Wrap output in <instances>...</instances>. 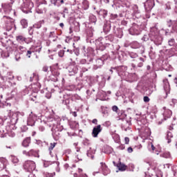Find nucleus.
<instances>
[{
  "mask_svg": "<svg viewBox=\"0 0 177 177\" xmlns=\"http://www.w3.org/2000/svg\"><path fill=\"white\" fill-rule=\"evenodd\" d=\"M131 48H133V49H139V48H140V44L138 41H133L131 43Z\"/></svg>",
  "mask_w": 177,
  "mask_h": 177,
  "instance_id": "obj_29",
  "label": "nucleus"
},
{
  "mask_svg": "<svg viewBox=\"0 0 177 177\" xmlns=\"http://www.w3.org/2000/svg\"><path fill=\"white\" fill-rule=\"evenodd\" d=\"M37 5H46V1L45 0H36Z\"/></svg>",
  "mask_w": 177,
  "mask_h": 177,
  "instance_id": "obj_38",
  "label": "nucleus"
},
{
  "mask_svg": "<svg viewBox=\"0 0 177 177\" xmlns=\"http://www.w3.org/2000/svg\"><path fill=\"white\" fill-rule=\"evenodd\" d=\"M34 8V3L31 0H23V3L21 6V9L24 13H30L31 9Z\"/></svg>",
  "mask_w": 177,
  "mask_h": 177,
  "instance_id": "obj_5",
  "label": "nucleus"
},
{
  "mask_svg": "<svg viewBox=\"0 0 177 177\" xmlns=\"http://www.w3.org/2000/svg\"><path fill=\"white\" fill-rule=\"evenodd\" d=\"M131 121L124 120L122 124V131H125V132L128 131H131Z\"/></svg>",
  "mask_w": 177,
  "mask_h": 177,
  "instance_id": "obj_15",
  "label": "nucleus"
},
{
  "mask_svg": "<svg viewBox=\"0 0 177 177\" xmlns=\"http://www.w3.org/2000/svg\"><path fill=\"white\" fill-rule=\"evenodd\" d=\"M74 53H75V55H76V56H79L80 55V50L75 49L74 50Z\"/></svg>",
  "mask_w": 177,
  "mask_h": 177,
  "instance_id": "obj_58",
  "label": "nucleus"
},
{
  "mask_svg": "<svg viewBox=\"0 0 177 177\" xmlns=\"http://www.w3.org/2000/svg\"><path fill=\"white\" fill-rule=\"evenodd\" d=\"M129 31L131 35H139L140 34V32L139 31V27L137 25H134L129 30Z\"/></svg>",
  "mask_w": 177,
  "mask_h": 177,
  "instance_id": "obj_13",
  "label": "nucleus"
},
{
  "mask_svg": "<svg viewBox=\"0 0 177 177\" xmlns=\"http://www.w3.org/2000/svg\"><path fill=\"white\" fill-rule=\"evenodd\" d=\"M56 142H53L50 144L48 150L50 151V156L53 157V156L52 155V150H53V149H55V147H56Z\"/></svg>",
  "mask_w": 177,
  "mask_h": 177,
  "instance_id": "obj_30",
  "label": "nucleus"
},
{
  "mask_svg": "<svg viewBox=\"0 0 177 177\" xmlns=\"http://www.w3.org/2000/svg\"><path fill=\"white\" fill-rule=\"evenodd\" d=\"M163 88L166 95H168L171 91V87L169 86V82H168V80H163Z\"/></svg>",
  "mask_w": 177,
  "mask_h": 177,
  "instance_id": "obj_17",
  "label": "nucleus"
},
{
  "mask_svg": "<svg viewBox=\"0 0 177 177\" xmlns=\"http://www.w3.org/2000/svg\"><path fill=\"white\" fill-rule=\"evenodd\" d=\"M50 2L55 5V6H60V5L64 3V0H50Z\"/></svg>",
  "mask_w": 177,
  "mask_h": 177,
  "instance_id": "obj_25",
  "label": "nucleus"
},
{
  "mask_svg": "<svg viewBox=\"0 0 177 177\" xmlns=\"http://www.w3.org/2000/svg\"><path fill=\"white\" fill-rule=\"evenodd\" d=\"M3 20L5 21V28L6 31H16V25L15 24V19L10 17L3 16Z\"/></svg>",
  "mask_w": 177,
  "mask_h": 177,
  "instance_id": "obj_2",
  "label": "nucleus"
},
{
  "mask_svg": "<svg viewBox=\"0 0 177 177\" xmlns=\"http://www.w3.org/2000/svg\"><path fill=\"white\" fill-rule=\"evenodd\" d=\"M18 50H20L21 52H26L27 50V48L23 46H18Z\"/></svg>",
  "mask_w": 177,
  "mask_h": 177,
  "instance_id": "obj_43",
  "label": "nucleus"
},
{
  "mask_svg": "<svg viewBox=\"0 0 177 177\" xmlns=\"http://www.w3.org/2000/svg\"><path fill=\"white\" fill-rule=\"evenodd\" d=\"M16 39L19 44H24V42L26 44H28V41H27V39L22 35L17 36Z\"/></svg>",
  "mask_w": 177,
  "mask_h": 177,
  "instance_id": "obj_21",
  "label": "nucleus"
},
{
  "mask_svg": "<svg viewBox=\"0 0 177 177\" xmlns=\"http://www.w3.org/2000/svg\"><path fill=\"white\" fill-rule=\"evenodd\" d=\"M84 56L87 57V59H82L80 61V64H89V62L93 60V56H95V53L92 48H88L86 50H85Z\"/></svg>",
  "mask_w": 177,
  "mask_h": 177,
  "instance_id": "obj_1",
  "label": "nucleus"
},
{
  "mask_svg": "<svg viewBox=\"0 0 177 177\" xmlns=\"http://www.w3.org/2000/svg\"><path fill=\"white\" fill-rule=\"evenodd\" d=\"M168 44L169 46H174L175 45V39H170L168 41Z\"/></svg>",
  "mask_w": 177,
  "mask_h": 177,
  "instance_id": "obj_40",
  "label": "nucleus"
},
{
  "mask_svg": "<svg viewBox=\"0 0 177 177\" xmlns=\"http://www.w3.org/2000/svg\"><path fill=\"white\" fill-rule=\"evenodd\" d=\"M171 103H172V104H171V106H174V104H176V103H177V100H176V99H172V100H171Z\"/></svg>",
  "mask_w": 177,
  "mask_h": 177,
  "instance_id": "obj_53",
  "label": "nucleus"
},
{
  "mask_svg": "<svg viewBox=\"0 0 177 177\" xmlns=\"http://www.w3.org/2000/svg\"><path fill=\"white\" fill-rule=\"evenodd\" d=\"M30 143H31V138H26L22 142V146L24 147H28L30 146Z\"/></svg>",
  "mask_w": 177,
  "mask_h": 177,
  "instance_id": "obj_23",
  "label": "nucleus"
},
{
  "mask_svg": "<svg viewBox=\"0 0 177 177\" xmlns=\"http://www.w3.org/2000/svg\"><path fill=\"white\" fill-rule=\"evenodd\" d=\"M58 56L59 57H63L64 56V50H61L58 53Z\"/></svg>",
  "mask_w": 177,
  "mask_h": 177,
  "instance_id": "obj_46",
  "label": "nucleus"
},
{
  "mask_svg": "<svg viewBox=\"0 0 177 177\" xmlns=\"http://www.w3.org/2000/svg\"><path fill=\"white\" fill-rule=\"evenodd\" d=\"M142 39V41H149V37H147V35H144Z\"/></svg>",
  "mask_w": 177,
  "mask_h": 177,
  "instance_id": "obj_61",
  "label": "nucleus"
},
{
  "mask_svg": "<svg viewBox=\"0 0 177 177\" xmlns=\"http://www.w3.org/2000/svg\"><path fill=\"white\" fill-rule=\"evenodd\" d=\"M143 100L145 103H149V102H150V98L147 96H145Z\"/></svg>",
  "mask_w": 177,
  "mask_h": 177,
  "instance_id": "obj_49",
  "label": "nucleus"
},
{
  "mask_svg": "<svg viewBox=\"0 0 177 177\" xmlns=\"http://www.w3.org/2000/svg\"><path fill=\"white\" fill-rule=\"evenodd\" d=\"M155 5L156 3L154 2V0H147L144 3V6L147 12H150V10L154 8Z\"/></svg>",
  "mask_w": 177,
  "mask_h": 177,
  "instance_id": "obj_12",
  "label": "nucleus"
},
{
  "mask_svg": "<svg viewBox=\"0 0 177 177\" xmlns=\"http://www.w3.org/2000/svg\"><path fill=\"white\" fill-rule=\"evenodd\" d=\"M150 135H151V131L149 128H146L145 131H142V136H144V138H149Z\"/></svg>",
  "mask_w": 177,
  "mask_h": 177,
  "instance_id": "obj_26",
  "label": "nucleus"
},
{
  "mask_svg": "<svg viewBox=\"0 0 177 177\" xmlns=\"http://www.w3.org/2000/svg\"><path fill=\"white\" fill-rule=\"evenodd\" d=\"M48 70H49V67H48V66L43 67V71H44L45 73H47V71H48Z\"/></svg>",
  "mask_w": 177,
  "mask_h": 177,
  "instance_id": "obj_60",
  "label": "nucleus"
},
{
  "mask_svg": "<svg viewBox=\"0 0 177 177\" xmlns=\"http://www.w3.org/2000/svg\"><path fill=\"white\" fill-rule=\"evenodd\" d=\"M20 59H21V57H20V55H15V60L17 62H19L20 60Z\"/></svg>",
  "mask_w": 177,
  "mask_h": 177,
  "instance_id": "obj_55",
  "label": "nucleus"
},
{
  "mask_svg": "<svg viewBox=\"0 0 177 177\" xmlns=\"http://www.w3.org/2000/svg\"><path fill=\"white\" fill-rule=\"evenodd\" d=\"M36 12L39 15H41L42 13H45V12H46V9L45 8V6L38 5L37 8H36Z\"/></svg>",
  "mask_w": 177,
  "mask_h": 177,
  "instance_id": "obj_20",
  "label": "nucleus"
},
{
  "mask_svg": "<svg viewBox=\"0 0 177 177\" xmlns=\"http://www.w3.org/2000/svg\"><path fill=\"white\" fill-rule=\"evenodd\" d=\"M64 100H63V104L68 106V104H70V102H71V99H70V97L68 95H64Z\"/></svg>",
  "mask_w": 177,
  "mask_h": 177,
  "instance_id": "obj_27",
  "label": "nucleus"
},
{
  "mask_svg": "<svg viewBox=\"0 0 177 177\" xmlns=\"http://www.w3.org/2000/svg\"><path fill=\"white\" fill-rule=\"evenodd\" d=\"M133 9L135 15H139L140 12L137 5H134Z\"/></svg>",
  "mask_w": 177,
  "mask_h": 177,
  "instance_id": "obj_39",
  "label": "nucleus"
},
{
  "mask_svg": "<svg viewBox=\"0 0 177 177\" xmlns=\"http://www.w3.org/2000/svg\"><path fill=\"white\" fill-rule=\"evenodd\" d=\"M10 3H2V9L6 15H10L11 16H15L16 12L15 10L12 9V5L15 3V0H10Z\"/></svg>",
  "mask_w": 177,
  "mask_h": 177,
  "instance_id": "obj_3",
  "label": "nucleus"
},
{
  "mask_svg": "<svg viewBox=\"0 0 177 177\" xmlns=\"http://www.w3.org/2000/svg\"><path fill=\"white\" fill-rule=\"evenodd\" d=\"M12 162L13 164H17V162H19V159L16 156H14L12 158Z\"/></svg>",
  "mask_w": 177,
  "mask_h": 177,
  "instance_id": "obj_44",
  "label": "nucleus"
},
{
  "mask_svg": "<svg viewBox=\"0 0 177 177\" xmlns=\"http://www.w3.org/2000/svg\"><path fill=\"white\" fill-rule=\"evenodd\" d=\"M52 74H53V75H55V77H59V75H60V73H59L56 70L53 71Z\"/></svg>",
  "mask_w": 177,
  "mask_h": 177,
  "instance_id": "obj_45",
  "label": "nucleus"
},
{
  "mask_svg": "<svg viewBox=\"0 0 177 177\" xmlns=\"http://www.w3.org/2000/svg\"><path fill=\"white\" fill-rule=\"evenodd\" d=\"M112 110H113V111H115V112L118 111V106H113L112 107Z\"/></svg>",
  "mask_w": 177,
  "mask_h": 177,
  "instance_id": "obj_56",
  "label": "nucleus"
},
{
  "mask_svg": "<svg viewBox=\"0 0 177 177\" xmlns=\"http://www.w3.org/2000/svg\"><path fill=\"white\" fill-rule=\"evenodd\" d=\"M151 93H153V90H151L150 88L147 90V95H151Z\"/></svg>",
  "mask_w": 177,
  "mask_h": 177,
  "instance_id": "obj_57",
  "label": "nucleus"
},
{
  "mask_svg": "<svg viewBox=\"0 0 177 177\" xmlns=\"http://www.w3.org/2000/svg\"><path fill=\"white\" fill-rule=\"evenodd\" d=\"M171 167V165L170 164H166V165H164V168H167V169H169V167Z\"/></svg>",
  "mask_w": 177,
  "mask_h": 177,
  "instance_id": "obj_64",
  "label": "nucleus"
},
{
  "mask_svg": "<svg viewBox=\"0 0 177 177\" xmlns=\"http://www.w3.org/2000/svg\"><path fill=\"white\" fill-rule=\"evenodd\" d=\"M160 157H163V158H171V153L169 152H165L160 154Z\"/></svg>",
  "mask_w": 177,
  "mask_h": 177,
  "instance_id": "obj_33",
  "label": "nucleus"
},
{
  "mask_svg": "<svg viewBox=\"0 0 177 177\" xmlns=\"http://www.w3.org/2000/svg\"><path fill=\"white\" fill-rule=\"evenodd\" d=\"M104 39L100 37L99 39H97L95 41V45L97 46V48H99V49H100L101 50H103V49H104V44H106V45H110V43H109L108 41H105L104 43Z\"/></svg>",
  "mask_w": 177,
  "mask_h": 177,
  "instance_id": "obj_7",
  "label": "nucleus"
},
{
  "mask_svg": "<svg viewBox=\"0 0 177 177\" xmlns=\"http://www.w3.org/2000/svg\"><path fill=\"white\" fill-rule=\"evenodd\" d=\"M118 33H119V34L118 35V38H122V35H122V30H118Z\"/></svg>",
  "mask_w": 177,
  "mask_h": 177,
  "instance_id": "obj_52",
  "label": "nucleus"
},
{
  "mask_svg": "<svg viewBox=\"0 0 177 177\" xmlns=\"http://www.w3.org/2000/svg\"><path fill=\"white\" fill-rule=\"evenodd\" d=\"M66 68L69 73V75H74V74L78 73V67L74 63L70 64Z\"/></svg>",
  "mask_w": 177,
  "mask_h": 177,
  "instance_id": "obj_9",
  "label": "nucleus"
},
{
  "mask_svg": "<svg viewBox=\"0 0 177 177\" xmlns=\"http://www.w3.org/2000/svg\"><path fill=\"white\" fill-rule=\"evenodd\" d=\"M130 170L133 171L135 169V165L132 163L129 164Z\"/></svg>",
  "mask_w": 177,
  "mask_h": 177,
  "instance_id": "obj_54",
  "label": "nucleus"
},
{
  "mask_svg": "<svg viewBox=\"0 0 177 177\" xmlns=\"http://www.w3.org/2000/svg\"><path fill=\"white\" fill-rule=\"evenodd\" d=\"M171 115H172V111L169 109H167L166 111H165L163 113L165 120H167V118H171Z\"/></svg>",
  "mask_w": 177,
  "mask_h": 177,
  "instance_id": "obj_24",
  "label": "nucleus"
},
{
  "mask_svg": "<svg viewBox=\"0 0 177 177\" xmlns=\"http://www.w3.org/2000/svg\"><path fill=\"white\" fill-rule=\"evenodd\" d=\"M100 165L103 175H104V176L109 175V174H110V170L107 167V165H106V163L101 162Z\"/></svg>",
  "mask_w": 177,
  "mask_h": 177,
  "instance_id": "obj_18",
  "label": "nucleus"
},
{
  "mask_svg": "<svg viewBox=\"0 0 177 177\" xmlns=\"http://www.w3.org/2000/svg\"><path fill=\"white\" fill-rule=\"evenodd\" d=\"M113 70H116L118 74H120V73L118 71H120V70H121V67H114V68H111L110 69V71L111 73V74H113Z\"/></svg>",
  "mask_w": 177,
  "mask_h": 177,
  "instance_id": "obj_41",
  "label": "nucleus"
},
{
  "mask_svg": "<svg viewBox=\"0 0 177 177\" xmlns=\"http://www.w3.org/2000/svg\"><path fill=\"white\" fill-rule=\"evenodd\" d=\"M171 138H174V136L172 135L171 132L168 131L167 135V143H171Z\"/></svg>",
  "mask_w": 177,
  "mask_h": 177,
  "instance_id": "obj_32",
  "label": "nucleus"
},
{
  "mask_svg": "<svg viewBox=\"0 0 177 177\" xmlns=\"http://www.w3.org/2000/svg\"><path fill=\"white\" fill-rule=\"evenodd\" d=\"M28 129V128L27 127V126H23L22 127H21V132H26V131H27Z\"/></svg>",
  "mask_w": 177,
  "mask_h": 177,
  "instance_id": "obj_50",
  "label": "nucleus"
},
{
  "mask_svg": "<svg viewBox=\"0 0 177 177\" xmlns=\"http://www.w3.org/2000/svg\"><path fill=\"white\" fill-rule=\"evenodd\" d=\"M102 132V126L100 124L93 129L92 135L93 138H97V135Z\"/></svg>",
  "mask_w": 177,
  "mask_h": 177,
  "instance_id": "obj_14",
  "label": "nucleus"
},
{
  "mask_svg": "<svg viewBox=\"0 0 177 177\" xmlns=\"http://www.w3.org/2000/svg\"><path fill=\"white\" fill-rule=\"evenodd\" d=\"M83 5H85L84 9H88V8H89V3L88 2V1H84Z\"/></svg>",
  "mask_w": 177,
  "mask_h": 177,
  "instance_id": "obj_47",
  "label": "nucleus"
},
{
  "mask_svg": "<svg viewBox=\"0 0 177 177\" xmlns=\"http://www.w3.org/2000/svg\"><path fill=\"white\" fill-rule=\"evenodd\" d=\"M22 154H24V156H26L27 157H37V158H39V154H38L37 151H34V149H30L28 151L24 150Z\"/></svg>",
  "mask_w": 177,
  "mask_h": 177,
  "instance_id": "obj_11",
  "label": "nucleus"
},
{
  "mask_svg": "<svg viewBox=\"0 0 177 177\" xmlns=\"http://www.w3.org/2000/svg\"><path fill=\"white\" fill-rule=\"evenodd\" d=\"M86 154L88 157H91V160H93L94 156L92 155V153H91V151H88Z\"/></svg>",
  "mask_w": 177,
  "mask_h": 177,
  "instance_id": "obj_51",
  "label": "nucleus"
},
{
  "mask_svg": "<svg viewBox=\"0 0 177 177\" xmlns=\"http://www.w3.org/2000/svg\"><path fill=\"white\" fill-rule=\"evenodd\" d=\"M35 121H37V115L31 112L28 118L27 124L30 127H34L35 125Z\"/></svg>",
  "mask_w": 177,
  "mask_h": 177,
  "instance_id": "obj_10",
  "label": "nucleus"
},
{
  "mask_svg": "<svg viewBox=\"0 0 177 177\" xmlns=\"http://www.w3.org/2000/svg\"><path fill=\"white\" fill-rule=\"evenodd\" d=\"M44 23H45V21L44 20H42V21L37 22V24H35L33 25V28H41V27H42V24H44Z\"/></svg>",
  "mask_w": 177,
  "mask_h": 177,
  "instance_id": "obj_28",
  "label": "nucleus"
},
{
  "mask_svg": "<svg viewBox=\"0 0 177 177\" xmlns=\"http://www.w3.org/2000/svg\"><path fill=\"white\" fill-rule=\"evenodd\" d=\"M56 34H55V32H50L49 35V38H52V37H55Z\"/></svg>",
  "mask_w": 177,
  "mask_h": 177,
  "instance_id": "obj_63",
  "label": "nucleus"
},
{
  "mask_svg": "<svg viewBox=\"0 0 177 177\" xmlns=\"http://www.w3.org/2000/svg\"><path fill=\"white\" fill-rule=\"evenodd\" d=\"M38 97V94H37V93H32L31 95V100H32V102H35V100H37V97Z\"/></svg>",
  "mask_w": 177,
  "mask_h": 177,
  "instance_id": "obj_37",
  "label": "nucleus"
},
{
  "mask_svg": "<svg viewBox=\"0 0 177 177\" xmlns=\"http://www.w3.org/2000/svg\"><path fill=\"white\" fill-rule=\"evenodd\" d=\"M171 28H173V30L174 31H177V21H171L170 20L169 22H168V26L169 27H171Z\"/></svg>",
  "mask_w": 177,
  "mask_h": 177,
  "instance_id": "obj_22",
  "label": "nucleus"
},
{
  "mask_svg": "<svg viewBox=\"0 0 177 177\" xmlns=\"http://www.w3.org/2000/svg\"><path fill=\"white\" fill-rule=\"evenodd\" d=\"M23 115H24V113L20 112H17L14 113L13 117H15V118H12V122H14V124H17V121H19V120H20V118H21Z\"/></svg>",
  "mask_w": 177,
  "mask_h": 177,
  "instance_id": "obj_16",
  "label": "nucleus"
},
{
  "mask_svg": "<svg viewBox=\"0 0 177 177\" xmlns=\"http://www.w3.org/2000/svg\"><path fill=\"white\" fill-rule=\"evenodd\" d=\"M45 124L50 128H53V129H56V127H57V120L53 118H48L45 122Z\"/></svg>",
  "mask_w": 177,
  "mask_h": 177,
  "instance_id": "obj_8",
  "label": "nucleus"
},
{
  "mask_svg": "<svg viewBox=\"0 0 177 177\" xmlns=\"http://www.w3.org/2000/svg\"><path fill=\"white\" fill-rule=\"evenodd\" d=\"M149 38L151 41L154 42L155 45H161L162 42V37L160 36V33L158 31L156 30V31H151L149 33Z\"/></svg>",
  "mask_w": 177,
  "mask_h": 177,
  "instance_id": "obj_4",
  "label": "nucleus"
},
{
  "mask_svg": "<svg viewBox=\"0 0 177 177\" xmlns=\"http://www.w3.org/2000/svg\"><path fill=\"white\" fill-rule=\"evenodd\" d=\"M32 54V51L31 50H29L26 53V56L30 59L31 57V55Z\"/></svg>",
  "mask_w": 177,
  "mask_h": 177,
  "instance_id": "obj_48",
  "label": "nucleus"
},
{
  "mask_svg": "<svg viewBox=\"0 0 177 177\" xmlns=\"http://www.w3.org/2000/svg\"><path fill=\"white\" fill-rule=\"evenodd\" d=\"M89 21H91V23H96V21H97L96 16L93 15H91L89 16Z\"/></svg>",
  "mask_w": 177,
  "mask_h": 177,
  "instance_id": "obj_35",
  "label": "nucleus"
},
{
  "mask_svg": "<svg viewBox=\"0 0 177 177\" xmlns=\"http://www.w3.org/2000/svg\"><path fill=\"white\" fill-rule=\"evenodd\" d=\"M165 9L169 10V9H171V5H169V3H167L165 5Z\"/></svg>",
  "mask_w": 177,
  "mask_h": 177,
  "instance_id": "obj_59",
  "label": "nucleus"
},
{
  "mask_svg": "<svg viewBox=\"0 0 177 177\" xmlns=\"http://www.w3.org/2000/svg\"><path fill=\"white\" fill-rule=\"evenodd\" d=\"M21 24L23 28H27V27H28V22H27V20L26 19H22L21 21Z\"/></svg>",
  "mask_w": 177,
  "mask_h": 177,
  "instance_id": "obj_31",
  "label": "nucleus"
},
{
  "mask_svg": "<svg viewBox=\"0 0 177 177\" xmlns=\"http://www.w3.org/2000/svg\"><path fill=\"white\" fill-rule=\"evenodd\" d=\"M103 64H104V61L103 60V59L98 58L95 61V64L94 65V66L95 67V68H100V67H102Z\"/></svg>",
  "mask_w": 177,
  "mask_h": 177,
  "instance_id": "obj_19",
  "label": "nucleus"
},
{
  "mask_svg": "<svg viewBox=\"0 0 177 177\" xmlns=\"http://www.w3.org/2000/svg\"><path fill=\"white\" fill-rule=\"evenodd\" d=\"M106 41H110V42H113V41H114V37H113V35H109L106 37H105Z\"/></svg>",
  "mask_w": 177,
  "mask_h": 177,
  "instance_id": "obj_42",
  "label": "nucleus"
},
{
  "mask_svg": "<svg viewBox=\"0 0 177 177\" xmlns=\"http://www.w3.org/2000/svg\"><path fill=\"white\" fill-rule=\"evenodd\" d=\"M23 168L26 172H32V171H35L37 165L32 160H26L23 164Z\"/></svg>",
  "mask_w": 177,
  "mask_h": 177,
  "instance_id": "obj_6",
  "label": "nucleus"
},
{
  "mask_svg": "<svg viewBox=\"0 0 177 177\" xmlns=\"http://www.w3.org/2000/svg\"><path fill=\"white\" fill-rule=\"evenodd\" d=\"M119 171H125L127 169V166L124 164H120L118 166Z\"/></svg>",
  "mask_w": 177,
  "mask_h": 177,
  "instance_id": "obj_36",
  "label": "nucleus"
},
{
  "mask_svg": "<svg viewBox=\"0 0 177 177\" xmlns=\"http://www.w3.org/2000/svg\"><path fill=\"white\" fill-rule=\"evenodd\" d=\"M51 131L53 132V138H57L59 136V135H60V133H59V131H56V129H51Z\"/></svg>",
  "mask_w": 177,
  "mask_h": 177,
  "instance_id": "obj_34",
  "label": "nucleus"
},
{
  "mask_svg": "<svg viewBox=\"0 0 177 177\" xmlns=\"http://www.w3.org/2000/svg\"><path fill=\"white\" fill-rule=\"evenodd\" d=\"M124 142H125L126 145H129V138L126 137L124 138Z\"/></svg>",
  "mask_w": 177,
  "mask_h": 177,
  "instance_id": "obj_62",
  "label": "nucleus"
}]
</instances>
